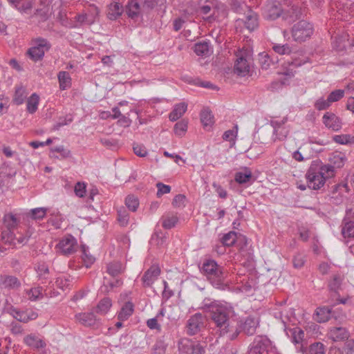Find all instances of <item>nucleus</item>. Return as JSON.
<instances>
[{
  "label": "nucleus",
  "instance_id": "obj_49",
  "mask_svg": "<svg viewBox=\"0 0 354 354\" xmlns=\"http://www.w3.org/2000/svg\"><path fill=\"white\" fill-rule=\"evenodd\" d=\"M333 140L341 145H346L354 142V137L348 134L336 135L333 137Z\"/></svg>",
  "mask_w": 354,
  "mask_h": 354
},
{
  "label": "nucleus",
  "instance_id": "obj_37",
  "mask_svg": "<svg viewBox=\"0 0 354 354\" xmlns=\"http://www.w3.org/2000/svg\"><path fill=\"white\" fill-rule=\"evenodd\" d=\"M26 97V88L23 86H19L16 88L12 100L15 104L19 105L24 103Z\"/></svg>",
  "mask_w": 354,
  "mask_h": 354
},
{
  "label": "nucleus",
  "instance_id": "obj_21",
  "mask_svg": "<svg viewBox=\"0 0 354 354\" xmlns=\"http://www.w3.org/2000/svg\"><path fill=\"white\" fill-rule=\"evenodd\" d=\"M125 267L120 261H113L107 264L106 272L113 277H116L124 272Z\"/></svg>",
  "mask_w": 354,
  "mask_h": 354
},
{
  "label": "nucleus",
  "instance_id": "obj_13",
  "mask_svg": "<svg viewBox=\"0 0 354 354\" xmlns=\"http://www.w3.org/2000/svg\"><path fill=\"white\" fill-rule=\"evenodd\" d=\"M21 282L19 279L15 276L1 274L0 287L8 290H17L21 287Z\"/></svg>",
  "mask_w": 354,
  "mask_h": 354
},
{
  "label": "nucleus",
  "instance_id": "obj_16",
  "mask_svg": "<svg viewBox=\"0 0 354 354\" xmlns=\"http://www.w3.org/2000/svg\"><path fill=\"white\" fill-rule=\"evenodd\" d=\"M75 319L84 326H92L96 323L97 319L93 313H81L75 315Z\"/></svg>",
  "mask_w": 354,
  "mask_h": 354
},
{
  "label": "nucleus",
  "instance_id": "obj_36",
  "mask_svg": "<svg viewBox=\"0 0 354 354\" xmlns=\"http://www.w3.org/2000/svg\"><path fill=\"white\" fill-rule=\"evenodd\" d=\"M39 97L36 93H32L27 100V111L30 113H34L38 107Z\"/></svg>",
  "mask_w": 354,
  "mask_h": 354
},
{
  "label": "nucleus",
  "instance_id": "obj_18",
  "mask_svg": "<svg viewBox=\"0 0 354 354\" xmlns=\"http://www.w3.org/2000/svg\"><path fill=\"white\" fill-rule=\"evenodd\" d=\"M258 325L257 319L249 317L241 324V328L245 334L252 335L255 333Z\"/></svg>",
  "mask_w": 354,
  "mask_h": 354
},
{
  "label": "nucleus",
  "instance_id": "obj_9",
  "mask_svg": "<svg viewBox=\"0 0 354 354\" xmlns=\"http://www.w3.org/2000/svg\"><path fill=\"white\" fill-rule=\"evenodd\" d=\"M282 9L277 1H269L263 8V15L264 18L269 20L277 19L281 13Z\"/></svg>",
  "mask_w": 354,
  "mask_h": 354
},
{
  "label": "nucleus",
  "instance_id": "obj_50",
  "mask_svg": "<svg viewBox=\"0 0 354 354\" xmlns=\"http://www.w3.org/2000/svg\"><path fill=\"white\" fill-rule=\"evenodd\" d=\"M9 313L17 320L21 322L26 323V319L24 317V310H20L14 307H10L9 308Z\"/></svg>",
  "mask_w": 354,
  "mask_h": 354
},
{
  "label": "nucleus",
  "instance_id": "obj_42",
  "mask_svg": "<svg viewBox=\"0 0 354 354\" xmlns=\"http://www.w3.org/2000/svg\"><path fill=\"white\" fill-rule=\"evenodd\" d=\"M187 121L185 120H182L179 122H178L174 125V133L178 136H183L185 135V132L187 130Z\"/></svg>",
  "mask_w": 354,
  "mask_h": 354
},
{
  "label": "nucleus",
  "instance_id": "obj_60",
  "mask_svg": "<svg viewBox=\"0 0 354 354\" xmlns=\"http://www.w3.org/2000/svg\"><path fill=\"white\" fill-rule=\"evenodd\" d=\"M133 149L134 153L138 156L145 157L147 155V149L142 145H134Z\"/></svg>",
  "mask_w": 354,
  "mask_h": 354
},
{
  "label": "nucleus",
  "instance_id": "obj_64",
  "mask_svg": "<svg viewBox=\"0 0 354 354\" xmlns=\"http://www.w3.org/2000/svg\"><path fill=\"white\" fill-rule=\"evenodd\" d=\"M234 127L236 129V131L227 130L223 133V140H228V141H233L234 140V138H236V136L237 135L238 126L235 125Z\"/></svg>",
  "mask_w": 354,
  "mask_h": 354
},
{
  "label": "nucleus",
  "instance_id": "obj_59",
  "mask_svg": "<svg viewBox=\"0 0 354 354\" xmlns=\"http://www.w3.org/2000/svg\"><path fill=\"white\" fill-rule=\"evenodd\" d=\"M156 187L158 188L157 196L160 197L162 195L165 194H168L171 191V187L167 185H165L162 183H158L156 184Z\"/></svg>",
  "mask_w": 354,
  "mask_h": 354
},
{
  "label": "nucleus",
  "instance_id": "obj_27",
  "mask_svg": "<svg viewBox=\"0 0 354 354\" xmlns=\"http://www.w3.org/2000/svg\"><path fill=\"white\" fill-rule=\"evenodd\" d=\"M123 281L121 279H115L113 281L107 280L106 277L104 278V283L102 286L101 287L102 292L105 293L109 292L114 288L120 287L122 285Z\"/></svg>",
  "mask_w": 354,
  "mask_h": 354
},
{
  "label": "nucleus",
  "instance_id": "obj_3",
  "mask_svg": "<svg viewBox=\"0 0 354 354\" xmlns=\"http://www.w3.org/2000/svg\"><path fill=\"white\" fill-rule=\"evenodd\" d=\"M333 176L331 166H322L319 171L310 167L306 174L308 187L312 189H319L324 186L325 180Z\"/></svg>",
  "mask_w": 354,
  "mask_h": 354
},
{
  "label": "nucleus",
  "instance_id": "obj_25",
  "mask_svg": "<svg viewBox=\"0 0 354 354\" xmlns=\"http://www.w3.org/2000/svg\"><path fill=\"white\" fill-rule=\"evenodd\" d=\"M331 315V309L328 307L318 308L316 310V313L314 319L318 322H327Z\"/></svg>",
  "mask_w": 354,
  "mask_h": 354
},
{
  "label": "nucleus",
  "instance_id": "obj_29",
  "mask_svg": "<svg viewBox=\"0 0 354 354\" xmlns=\"http://www.w3.org/2000/svg\"><path fill=\"white\" fill-rule=\"evenodd\" d=\"M178 348L183 354H192L194 349V342L188 339H183L178 343Z\"/></svg>",
  "mask_w": 354,
  "mask_h": 354
},
{
  "label": "nucleus",
  "instance_id": "obj_14",
  "mask_svg": "<svg viewBox=\"0 0 354 354\" xmlns=\"http://www.w3.org/2000/svg\"><path fill=\"white\" fill-rule=\"evenodd\" d=\"M328 335L334 342L343 341L348 338L349 332L344 327L334 326L329 329Z\"/></svg>",
  "mask_w": 354,
  "mask_h": 354
},
{
  "label": "nucleus",
  "instance_id": "obj_40",
  "mask_svg": "<svg viewBox=\"0 0 354 354\" xmlns=\"http://www.w3.org/2000/svg\"><path fill=\"white\" fill-rule=\"evenodd\" d=\"M111 306V300L109 298H104L98 303L96 312L101 315H104L109 310Z\"/></svg>",
  "mask_w": 354,
  "mask_h": 354
},
{
  "label": "nucleus",
  "instance_id": "obj_63",
  "mask_svg": "<svg viewBox=\"0 0 354 354\" xmlns=\"http://www.w3.org/2000/svg\"><path fill=\"white\" fill-rule=\"evenodd\" d=\"M75 194L79 197H83L86 193V185L84 183L78 182L74 189Z\"/></svg>",
  "mask_w": 354,
  "mask_h": 354
},
{
  "label": "nucleus",
  "instance_id": "obj_61",
  "mask_svg": "<svg viewBox=\"0 0 354 354\" xmlns=\"http://www.w3.org/2000/svg\"><path fill=\"white\" fill-rule=\"evenodd\" d=\"M82 250L83 261H84L86 266L88 268V267H89L90 265L93 263V262L95 261V258L93 256L87 254L86 250L84 246H82Z\"/></svg>",
  "mask_w": 354,
  "mask_h": 354
},
{
  "label": "nucleus",
  "instance_id": "obj_31",
  "mask_svg": "<svg viewBox=\"0 0 354 354\" xmlns=\"http://www.w3.org/2000/svg\"><path fill=\"white\" fill-rule=\"evenodd\" d=\"M342 234L344 238L354 237V221H346L345 218L342 223Z\"/></svg>",
  "mask_w": 354,
  "mask_h": 354
},
{
  "label": "nucleus",
  "instance_id": "obj_8",
  "mask_svg": "<svg viewBox=\"0 0 354 354\" xmlns=\"http://www.w3.org/2000/svg\"><path fill=\"white\" fill-rule=\"evenodd\" d=\"M205 317L201 313H196L191 316L187 322V333L189 335H194L201 331L205 326Z\"/></svg>",
  "mask_w": 354,
  "mask_h": 354
},
{
  "label": "nucleus",
  "instance_id": "obj_4",
  "mask_svg": "<svg viewBox=\"0 0 354 354\" xmlns=\"http://www.w3.org/2000/svg\"><path fill=\"white\" fill-rule=\"evenodd\" d=\"M234 73L239 76L245 77L250 71L252 57L248 49L239 50L236 54Z\"/></svg>",
  "mask_w": 354,
  "mask_h": 354
},
{
  "label": "nucleus",
  "instance_id": "obj_5",
  "mask_svg": "<svg viewBox=\"0 0 354 354\" xmlns=\"http://www.w3.org/2000/svg\"><path fill=\"white\" fill-rule=\"evenodd\" d=\"M291 32L295 41L303 42L310 37L313 32V27L310 23L301 20L294 24Z\"/></svg>",
  "mask_w": 354,
  "mask_h": 354
},
{
  "label": "nucleus",
  "instance_id": "obj_48",
  "mask_svg": "<svg viewBox=\"0 0 354 354\" xmlns=\"http://www.w3.org/2000/svg\"><path fill=\"white\" fill-rule=\"evenodd\" d=\"M46 211V208L38 207L31 209L29 214L32 218L35 220H41L45 216Z\"/></svg>",
  "mask_w": 354,
  "mask_h": 354
},
{
  "label": "nucleus",
  "instance_id": "obj_12",
  "mask_svg": "<svg viewBox=\"0 0 354 354\" xmlns=\"http://www.w3.org/2000/svg\"><path fill=\"white\" fill-rule=\"evenodd\" d=\"M322 121L327 128L333 131H337L342 128L341 120L333 113H326L322 118Z\"/></svg>",
  "mask_w": 354,
  "mask_h": 354
},
{
  "label": "nucleus",
  "instance_id": "obj_53",
  "mask_svg": "<svg viewBox=\"0 0 354 354\" xmlns=\"http://www.w3.org/2000/svg\"><path fill=\"white\" fill-rule=\"evenodd\" d=\"M118 220L120 224L122 226H125L129 222V214L124 209V208H120L118 210Z\"/></svg>",
  "mask_w": 354,
  "mask_h": 354
},
{
  "label": "nucleus",
  "instance_id": "obj_35",
  "mask_svg": "<svg viewBox=\"0 0 354 354\" xmlns=\"http://www.w3.org/2000/svg\"><path fill=\"white\" fill-rule=\"evenodd\" d=\"M259 61L263 69L267 70L271 65H274L277 61L273 60L266 53L259 54Z\"/></svg>",
  "mask_w": 354,
  "mask_h": 354
},
{
  "label": "nucleus",
  "instance_id": "obj_38",
  "mask_svg": "<svg viewBox=\"0 0 354 354\" xmlns=\"http://www.w3.org/2000/svg\"><path fill=\"white\" fill-rule=\"evenodd\" d=\"M166 241V236L161 231H157L153 233L151 238L150 243L151 245L161 247Z\"/></svg>",
  "mask_w": 354,
  "mask_h": 354
},
{
  "label": "nucleus",
  "instance_id": "obj_55",
  "mask_svg": "<svg viewBox=\"0 0 354 354\" xmlns=\"http://www.w3.org/2000/svg\"><path fill=\"white\" fill-rule=\"evenodd\" d=\"M324 345L320 342L313 344L309 348L308 354H324Z\"/></svg>",
  "mask_w": 354,
  "mask_h": 354
},
{
  "label": "nucleus",
  "instance_id": "obj_54",
  "mask_svg": "<svg viewBox=\"0 0 354 354\" xmlns=\"http://www.w3.org/2000/svg\"><path fill=\"white\" fill-rule=\"evenodd\" d=\"M330 105L331 103L328 98L325 100L324 97H320L316 100L314 106L316 109L322 111L327 109Z\"/></svg>",
  "mask_w": 354,
  "mask_h": 354
},
{
  "label": "nucleus",
  "instance_id": "obj_44",
  "mask_svg": "<svg viewBox=\"0 0 354 354\" xmlns=\"http://www.w3.org/2000/svg\"><path fill=\"white\" fill-rule=\"evenodd\" d=\"M3 223L7 230L12 231L17 225V221L14 215L6 214L3 216Z\"/></svg>",
  "mask_w": 354,
  "mask_h": 354
},
{
  "label": "nucleus",
  "instance_id": "obj_7",
  "mask_svg": "<svg viewBox=\"0 0 354 354\" xmlns=\"http://www.w3.org/2000/svg\"><path fill=\"white\" fill-rule=\"evenodd\" d=\"M50 48V44L46 39L39 38L35 41V46L28 50V55L33 61L37 62L43 58Z\"/></svg>",
  "mask_w": 354,
  "mask_h": 354
},
{
  "label": "nucleus",
  "instance_id": "obj_39",
  "mask_svg": "<svg viewBox=\"0 0 354 354\" xmlns=\"http://www.w3.org/2000/svg\"><path fill=\"white\" fill-rule=\"evenodd\" d=\"M345 160L346 158L344 154L341 153H335L330 158V163L333 165L330 166L333 167V170L335 167L341 168L344 166Z\"/></svg>",
  "mask_w": 354,
  "mask_h": 354
},
{
  "label": "nucleus",
  "instance_id": "obj_28",
  "mask_svg": "<svg viewBox=\"0 0 354 354\" xmlns=\"http://www.w3.org/2000/svg\"><path fill=\"white\" fill-rule=\"evenodd\" d=\"M162 225L165 229H171L174 227L178 221V218L176 214L169 213L162 216Z\"/></svg>",
  "mask_w": 354,
  "mask_h": 354
},
{
  "label": "nucleus",
  "instance_id": "obj_43",
  "mask_svg": "<svg viewBox=\"0 0 354 354\" xmlns=\"http://www.w3.org/2000/svg\"><path fill=\"white\" fill-rule=\"evenodd\" d=\"M273 50L279 55H288L291 53V48L288 44L272 43Z\"/></svg>",
  "mask_w": 354,
  "mask_h": 354
},
{
  "label": "nucleus",
  "instance_id": "obj_24",
  "mask_svg": "<svg viewBox=\"0 0 354 354\" xmlns=\"http://www.w3.org/2000/svg\"><path fill=\"white\" fill-rule=\"evenodd\" d=\"M134 305L130 301L126 302L122 307L118 315V318L120 321L127 320L133 313Z\"/></svg>",
  "mask_w": 354,
  "mask_h": 354
},
{
  "label": "nucleus",
  "instance_id": "obj_2",
  "mask_svg": "<svg viewBox=\"0 0 354 354\" xmlns=\"http://www.w3.org/2000/svg\"><path fill=\"white\" fill-rule=\"evenodd\" d=\"M202 272L207 277L212 285L217 289L225 290L226 273L224 269L214 260H206L202 266Z\"/></svg>",
  "mask_w": 354,
  "mask_h": 354
},
{
  "label": "nucleus",
  "instance_id": "obj_26",
  "mask_svg": "<svg viewBox=\"0 0 354 354\" xmlns=\"http://www.w3.org/2000/svg\"><path fill=\"white\" fill-rule=\"evenodd\" d=\"M128 16L132 19L138 17L140 12V6L137 0H130L126 10Z\"/></svg>",
  "mask_w": 354,
  "mask_h": 354
},
{
  "label": "nucleus",
  "instance_id": "obj_22",
  "mask_svg": "<svg viewBox=\"0 0 354 354\" xmlns=\"http://www.w3.org/2000/svg\"><path fill=\"white\" fill-rule=\"evenodd\" d=\"M115 1L116 0H113V3L109 6L108 17L111 20L116 19L123 12L122 6Z\"/></svg>",
  "mask_w": 354,
  "mask_h": 354
},
{
  "label": "nucleus",
  "instance_id": "obj_45",
  "mask_svg": "<svg viewBox=\"0 0 354 354\" xmlns=\"http://www.w3.org/2000/svg\"><path fill=\"white\" fill-rule=\"evenodd\" d=\"M236 240V233L234 232H230L223 236L221 241L225 246H232L234 244Z\"/></svg>",
  "mask_w": 354,
  "mask_h": 354
},
{
  "label": "nucleus",
  "instance_id": "obj_52",
  "mask_svg": "<svg viewBox=\"0 0 354 354\" xmlns=\"http://www.w3.org/2000/svg\"><path fill=\"white\" fill-rule=\"evenodd\" d=\"M1 239L6 244L11 245L14 243V234L11 230H4L1 233Z\"/></svg>",
  "mask_w": 354,
  "mask_h": 354
},
{
  "label": "nucleus",
  "instance_id": "obj_30",
  "mask_svg": "<svg viewBox=\"0 0 354 354\" xmlns=\"http://www.w3.org/2000/svg\"><path fill=\"white\" fill-rule=\"evenodd\" d=\"M343 278L340 274H334L328 281V288L330 292L337 293L341 289Z\"/></svg>",
  "mask_w": 354,
  "mask_h": 354
},
{
  "label": "nucleus",
  "instance_id": "obj_17",
  "mask_svg": "<svg viewBox=\"0 0 354 354\" xmlns=\"http://www.w3.org/2000/svg\"><path fill=\"white\" fill-rule=\"evenodd\" d=\"M24 342L33 349L43 348L46 345L41 338L34 334L26 335L24 338Z\"/></svg>",
  "mask_w": 354,
  "mask_h": 354
},
{
  "label": "nucleus",
  "instance_id": "obj_56",
  "mask_svg": "<svg viewBox=\"0 0 354 354\" xmlns=\"http://www.w3.org/2000/svg\"><path fill=\"white\" fill-rule=\"evenodd\" d=\"M29 299L35 301L42 297V288L36 287L30 289L28 292Z\"/></svg>",
  "mask_w": 354,
  "mask_h": 354
},
{
  "label": "nucleus",
  "instance_id": "obj_10",
  "mask_svg": "<svg viewBox=\"0 0 354 354\" xmlns=\"http://www.w3.org/2000/svg\"><path fill=\"white\" fill-rule=\"evenodd\" d=\"M270 345V342L268 338L265 336H257L251 345L250 353L263 354L267 351V348Z\"/></svg>",
  "mask_w": 354,
  "mask_h": 354
},
{
  "label": "nucleus",
  "instance_id": "obj_57",
  "mask_svg": "<svg viewBox=\"0 0 354 354\" xmlns=\"http://www.w3.org/2000/svg\"><path fill=\"white\" fill-rule=\"evenodd\" d=\"M292 341L295 344L299 343L304 337V333L299 328H295L292 331Z\"/></svg>",
  "mask_w": 354,
  "mask_h": 354
},
{
  "label": "nucleus",
  "instance_id": "obj_41",
  "mask_svg": "<svg viewBox=\"0 0 354 354\" xmlns=\"http://www.w3.org/2000/svg\"><path fill=\"white\" fill-rule=\"evenodd\" d=\"M252 172L245 169L244 171L237 172L235 175V180L239 184H243L249 182L252 179Z\"/></svg>",
  "mask_w": 354,
  "mask_h": 354
},
{
  "label": "nucleus",
  "instance_id": "obj_1",
  "mask_svg": "<svg viewBox=\"0 0 354 354\" xmlns=\"http://www.w3.org/2000/svg\"><path fill=\"white\" fill-rule=\"evenodd\" d=\"M204 308L209 312L211 319L221 336L227 335L231 340L236 338L240 330L232 326L230 319V311L225 305L214 301L209 304L205 303Z\"/></svg>",
  "mask_w": 354,
  "mask_h": 354
},
{
  "label": "nucleus",
  "instance_id": "obj_51",
  "mask_svg": "<svg viewBox=\"0 0 354 354\" xmlns=\"http://www.w3.org/2000/svg\"><path fill=\"white\" fill-rule=\"evenodd\" d=\"M344 95V90L337 89L331 92L328 96V101L332 104L341 100Z\"/></svg>",
  "mask_w": 354,
  "mask_h": 354
},
{
  "label": "nucleus",
  "instance_id": "obj_58",
  "mask_svg": "<svg viewBox=\"0 0 354 354\" xmlns=\"http://www.w3.org/2000/svg\"><path fill=\"white\" fill-rule=\"evenodd\" d=\"M51 151L59 153L60 156L63 158H68L71 156L70 150L64 148V147L62 145L57 146V147L52 148Z\"/></svg>",
  "mask_w": 354,
  "mask_h": 354
},
{
  "label": "nucleus",
  "instance_id": "obj_20",
  "mask_svg": "<svg viewBox=\"0 0 354 354\" xmlns=\"http://www.w3.org/2000/svg\"><path fill=\"white\" fill-rule=\"evenodd\" d=\"M194 50L197 55L204 57L209 56L212 52L209 44L207 41L196 43L194 45Z\"/></svg>",
  "mask_w": 354,
  "mask_h": 354
},
{
  "label": "nucleus",
  "instance_id": "obj_32",
  "mask_svg": "<svg viewBox=\"0 0 354 354\" xmlns=\"http://www.w3.org/2000/svg\"><path fill=\"white\" fill-rule=\"evenodd\" d=\"M243 20L245 27L250 31L253 30L258 26L257 15L251 11L247 15L245 19Z\"/></svg>",
  "mask_w": 354,
  "mask_h": 354
},
{
  "label": "nucleus",
  "instance_id": "obj_34",
  "mask_svg": "<svg viewBox=\"0 0 354 354\" xmlns=\"http://www.w3.org/2000/svg\"><path fill=\"white\" fill-rule=\"evenodd\" d=\"M201 121L205 127H211L214 124V117L211 111L204 109L201 113Z\"/></svg>",
  "mask_w": 354,
  "mask_h": 354
},
{
  "label": "nucleus",
  "instance_id": "obj_15",
  "mask_svg": "<svg viewBox=\"0 0 354 354\" xmlns=\"http://www.w3.org/2000/svg\"><path fill=\"white\" fill-rule=\"evenodd\" d=\"M283 121L281 122L278 121L271 122V125L273 127L272 133L274 135V138H272L273 142H275L276 140H283L287 137L288 130L283 126Z\"/></svg>",
  "mask_w": 354,
  "mask_h": 354
},
{
  "label": "nucleus",
  "instance_id": "obj_19",
  "mask_svg": "<svg viewBox=\"0 0 354 354\" xmlns=\"http://www.w3.org/2000/svg\"><path fill=\"white\" fill-rule=\"evenodd\" d=\"M187 109V104L185 102H180L176 104L172 111L169 113V118L174 122L180 118Z\"/></svg>",
  "mask_w": 354,
  "mask_h": 354
},
{
  "label": "nucleus",
  "instance_id": "obj_47",
  "mask_svg": "<svg viewBox=\"0 0 354 354\" xmlns=\"http://www.w3.org/2000/svg\"><path fill=\"white\" fill-rule=\"evenodd\" d=\"M125 204L129 210L135 212L139 205L138 199L133 195H129L126 198Z\"/></svg>",
  "mask_w": 354,
  "mask_h": 354
},
{
  "label": "nucleus",
  "instance_id": "obj_46",
  "mask_svg": "<svg viewBox=\"0 0 354 354\" xmlns=\"http://www.w3.org/2000/svg\"><path fill=\"white\" fill-rule=\"evenodd\" d=\"M167 348V344L162 339L156 342L151 351L152 354H164Z\"/></svg>",
  "mask_w": 354,
  "mask_h": 354
},
{
  "label": "nucleus",
  "instance_id": "obj_62",
  "mask_svg": "<svg viewBox=\"0 0 354 354\" xmlns=\"http://www.w3.org/2000/svg\"><path fill=\"white\" fill-rule=\"evenodd\" d=\"M185 199L186 198L185 195L178 194L173 199L172 205L176 207L185 206Z\"/></svg>",
  "mask_w": 354,
  "mask_h": 354
},
{
  "label": "nucleus",
  "instance_id": "obj_23",
  "mask_svg": "<svg viewBox=\"0 0 354 354\" xmlns=\"http://www.w3.org/2000/svg\"><path fill=\"white\" fill-rule=\"evenodd\" d=\"M270 131L266 129H259L254 135V139L256 142L261 144H269L273 142L272 138H270Z\"/></svg>",
  "mask_w": 354,
  "mask_h": 354
},
{
  "label": "nucleus",
  "instance_id": "obj_11",
  "mask_svg": "<svg viewBox=\"0 0 354 354\" xmlns=\"http://www.w3.org/2000/svg\"><path fill=\"white\" fill-rule=\"evenodd\" d=\"M160 274V268L158 265H152L142 277L144 287H151Z\"/></svg>",
  "mask_w": 354,
  "mask_h": 354
},
{
  "label": "nucleus",
  "instance_id": "obj_6",
  "mask_svg": "<svg viewBox=\"0 0 354 354\" xmlns=\"http://www.w3.org/2000/svg\"><path fill=\"white\" fill-rule=\"evenodd\" d=\"M77 241L71 234L64 236L56 245L57 252L65 256L74 254L77 251Z\"/></svg>",
  "mask_w": 354,
  "mask_h": 354
},
{
  "label": "nucleus",
  "instance_id": "obj_33",
  "mask_svg": "<svg viewBox=\"0 0 354 354\" xmlns=\"http://www.w3.org/2000/svg\"><path fill=\"white\" fill-rule=\"evenodd\" d=\"M58 80L59 82V87L62 90H65L66 88L70 87L71 84V78L70 75L66 71H60L58 73Z\"/></svg>",
  "mask_w": 354,
  "mask_h": 354
}]
</instances>
